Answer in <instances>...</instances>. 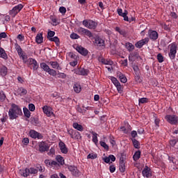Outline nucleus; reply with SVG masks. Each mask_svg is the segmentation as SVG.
Returning <instances> with one entry per match:
<instances>
[{
	"label": "nucleus",
	"mask_w": 178,
	"mask_h": 178,
	"mask_svg": "<svg viewBox=\"0 0 178 178\" xmlns=\"http://www.w3.org/2000/svg\"><path fill=\"white\" fill-rule=\"evenodd\" d=\"M59 12H60L62 13V15H65V13H66V8L60 7Z\"/></svg>",
	"instance_id": "obj_62"
},
{
	"label": "nucleus",
	"mask_w": 178,
	"mask_h": 178,
	"mask_svg": "<svg viewBox=\"0 0 178 178\" xmlns=\"http://www.w3.org/2000/svg\"><path fill=\"white\" fill-rule=\"evenodd\" d=\"M148 35H149L150 40H152L153 41L158 40L159 35H158V32H156V31L149 30Z\"/></svg>",
	"instance_id": "obj_17"
},
{
	"label": "nucleus",
	"mask_w": 178,
	"mask_h": 178,
	"mask_svg": "<svg viewBox=\"0 0 178 178\" xmlns=\"http://www.w3.org/2000/svg\"><path fill=\"white\" fill-rule=\"evenodd\" d=\"M6 99V95L3 91H0V100L3 102Z\"/></svg>",
	"instance_id": "obj_41"
},
{
	"label": "nucleus",
	"mask_w": 178,
	"mask_h": 178,
	"mask_svg": "<svg viewBox=\"0 0 178 178\" xmlns=\"http://www.w3.org/2000/svg\"><path fill=\"white\" fill-rule=\"evenodd\" d=\"M19 56H21L22 58L24 63H27V56L26 55H24V54H23V53H22Z\"/></svg>",
	"instance_id": "obj_60"
},
{
	"label": "nucleus",
	"mask_w": 178,
	"mask_h": 178,
	"mask_svg": "<svg viewBox=\"0 0 178 178\" xmlns=\"http://www.w3.org/2000/svg\"><path fill=\"white\" fill-rule=\"evenodd\" d=\"M40 67H42L43 69V70H44V72H47L49 70V66L48 65H47V63H40Z\"/></svg>",
	"instance_id": "obj_37"
},
{
	"label": "nucleus",
	"mask_w": 178,
	"mask_h": 178,
	"mask_svg": "<svg viewBox=\"0 0 178 178\" xmlns=\"http://www.w3.org/2000/svg\"><path fill=\"white\" fill-rule=\"evenodd\" d=\"M0 58H2V59H4V60H8V54H6V51H5V49H3L2 47H0Z\"/></svg>",
	"instance_id": "obj_26"
},
{
	"label": "nucleus",
	"mask_w": 178,
	"mask_h": 178,
	"mask_svg": "<svg viewBox=\"0 0 178 178\" xmlns=\"http://www.w3.org/2000/svg\"><path fill=\"white\" fill-rule=\"evenodd\" d=\"M115 31H117L118 33H119V34H120V35H123V37H126L127 33L126 32V31L121 29L120 27L117 26L115 29Z\"/></svg>",
	"instance_id": "obj_29"
},
{
	"label": "nucleus",
	"mask_w": 178,
	"mask_h": 178,
	"mask_svg": "<svg viewBox=\"0 0 178 178\" xmlns=\"http://www.w3.org/2000/svg\"><path fill=\"white\" fill-rule=\"evenodd\" d=\"M49 41H51L52 42H55L56 47H59L60 45V40L58 36H55L54 38H49Z\"/></svg>",
	"instance_id": "obj_25"
},
{
	"label": "nucleus",
	"mask_w": 178,
	"mask_h": 178,
	"mask_svg": "<svg viewBox=\"0 0 178 178\" xmlns=\"http://www.w3.org/2000/svg\"><path fill=\"white\" fill-rule=\"evenodd\" d=\"M111 80L112 81V83L114 84V86H118V84H120V82H119V81H118V79L113 77V76H111Z\"/></svg>",
	"instance_id": "obj_47"
},
{
	"label": "nucleus",
	"mask_w": 178,
	"mask_h": 178,
	"mask_svg": "<svg viewBox=\"0 0 178 178\" xmlns=\"http://www.w3.org/2000/svg\"><path fill=\"white\" fill-rule=\"evenodd\" d=\"M56 161L57 162L56 169L57 170L59 169L60 166H63V165H65V159L60 155H57L56 156Z\"/></svg>",
	"instance_id": "obj_7"
},
{
	"label": "nucleus",
	"mask_w": 178,
	"mask_h": 178,
	"mask_svg": "<svg viewBox=\"0 0 178 178\" xmlns=\"http://www.w3.org/2000/svg\"><path fill=\"white\" fill-rule=\"evenodd\" d=\"M77 33H79L81 35H87V37H89V38H91L93 37L92 33L88 29H86L83 27H79L76 30Z\"/></svg>",
	"instance_id": "obj_4"
},
{
	"label": "nucleus",
	"mask_w": 178,
	"mask_h": 178,
	"mask_svg": "<svg viewBox=\"0 0 178 178\" xmlns=\"http://www.w3.org/2000/svg\"><path fill=\"white\" fill-rule=\"evenodd\" d=\"M82 24L84 27H86V29H89L90 30H95L97 26H98V22L92 19H84Z\"/></svg>",
	"instance_id": "obj_2"
},
{
	"label": "nucleus",
	"mask_w": 178,
	"mask_h": 178,
	"mask_svg": "<svg viewBox=\"0 0 178 178\" xmlns=\"http://www.w3.org/2000/svg\"><path fill=\"white\" fill-rule=\"evenodd\" d=\"M178 140L177 139H171L170 140V145L171 147H175L176 144H177Z\"/></svg>",
	"instance_id": "obj_52"
},
{
	"label": "nucleus",
	"mask_w": 178,
	"mask_h": 178,
	"mask_svg": "<svg viewBox=\"0 0 178 178\" xmlns=\"http://www.w3.org/2000/svg\"><path fill=\"white\" fill-rule=\"evenodd\" d=\"M33 70H37L39 67L38 63L37 60L34 62V63L32 65Z\"/></svg>",
	"instance_id": "obj_57"
},
{
	"label": "nucleus",
	"mask_w": 178,
	"mask_h": 178,
	"mask_svg": "<svg viewBox=\"0 0 178 178\" xmlns=\"http://www.w3.org/2000/svg\"><path fill=\"white\" fill-rule=\"evenodd\" d=\"M157 60L159 63H162V62H163V56H162V54H159L157 55Z\"/></svg>",
	"instance_id": "obj_54"
},
{
	"label": "nucleus",
	"mask_w": 178,
	"mask_h": 178,
	"mask_svg": "<svg viewBox=\"0 0 178 178\" xmlns=\"http://www.w3.org/2000/svg\"><path fill=\"white\" fill-rule=\"evenodd\" d=\"M169 57L170 59H175V58H176V54H177V45L175 43H172L169 45Z\"/></svg>",
	"instance_id": "obj_3"
},
{
	"label": "nucleus",
	"mask_w": 178,
	"mask_h": 178,
	"mask_svg": "<svg viewBox=\"0 0 178 178\" xmlns=\"http://www.w3.org/2000/svg\"><path fill=\"white\" fill-rule=\"evenodd\" d=\"M24 116H26V118H28V119L31 116V113H30V111H29V108H24Z\"/></svg>",
	"instance_id": "obj_39"
},
{
	"label": "nucleus",
	"mask_w": 178,
	"mask_h": 178,
	"mask_svg": "<svg viewBox=\"0 0 178 178\" xmlns=\"http://www.w3.org/2000/svg\"><path fill=\"white\" fill-rule=\"evenodd\" d=\"M132 68L135 72V74L137 76V74H138V72H140V68L138 67V65H133Z\"/></svg>",
	"instance_id": "obj_45"
},
{
	"label": "nucleus",
	"mask_w": 178,
	"mask_h": 178,
	"mask_svg": "<svg viewBox=\"0 0 178 178\" xmlns=\"http://www.w3.org/2000/svg\"><path fill=\"white\" fill-rule=\"evenodd\" d=\"M72 127H74V129H75L76 130H78V131H83V125L77 122H74L72 124Z\"/></svg>",
	"instance_id": "obj_27"
},
{
	"label": "nucleus",
	"mask_w": 178,
	"mask_h": 178,
	"mask_svg": "<svg viewBox=\"0 0 178 178\" xmlns=\"http://www.w3.org/2000/svg\"><path fill=\"white\" fill-rule=\"evenodd\" d=\"M23 115V112L22 111V108L19 107V106L15 104H13L11 105V108L8 111V116L10 120H13L15 119H17L19 116H22Z\"/></svg>",
	"instance_id": "obj_1"
},
{
	"label": "nucleus",
	"mask_w": 178,
	"mask_h": 178,
	"mask_svg": "<svg viewBox=\"0 0 178 178\" xmlns=\"http://www.w3.org/2000/svg\"><path fill=\"white\" fill-rule=\"evenodd\" d=\"M165 120L168 123H170V124H177L178 122V117L175 115H167Z\"/></svg>",
	"instance_id": "obj_6"
},
{
	"label": "nucleus",
	"mask_w": 178,
	"mask_h": 178,
	"mask_svg": "<svg viewBox=\"0 0 178 178\" xmlns=\"http://www.w3.org/2000/svg\"><path fill=\"white\" fill-rule=\"evenodd\" d=\"M125 47H126L127 49L129 51V52H131V51H134V46L133 45V44H131L130 42H127L125 44Z\"/></svg>",
	"instance_id": "obj_34"
},
{
	"label": "nucleus",
	"mask_w": 178,
	"mask_h": 178,
	"mask_svg": "<svg viewBox=\"0 0 178 178\" xmlns=\"http://www.w3.org/2000/svg\"><path fill=\"white\" fill-rule=\"evenodd\" d=\"M117 12L119 16H122V17L124 18V20H129V17H127V10H124V12L123 13V10H122V8H118L117 10Z\"/></svg>",
	"instance_id": "obj_20"
},
{
	"label": "nucleus",
	"mask_w": 178,
	"mask_h": 178,
	"mask_svg": "<svg viewBox=\"0 0 178 178\" xmlns=\"http://www.w3.org/2000/svg\"><path fill=\"white\" fill-rule=\"evenodd\" d=\"M109 170L111 173H113L116 170V167H115V165H110Z\"/></svg>",
	"instance_id": "obj_63"
},
{
	"label": "nucleus",
	"mask_w": 178,
	"mask_h": 178,
	"mask_svg": "<svg viewBox=\"0 0 178 178\" xmlns=\"http://www.w3.org/2000/svg\"><path fill=\"white\" fill-rule=\"evenodd\" d=\"M119 169L122 173H124V170H126V163L123 157H120V159Z\"/></svg>",
	"instance_id": "obj_18"
},
{
	"label": "nucleus",
	"mask_w": 178,
	"mask_h": 178,
	"mask_svg": "<svg viewBox=\"0 0 178 178\" xmlns=\"http://www.w3.org/2000/svg\"><path fill=\"white\" fill-rule=\"evenodd\" d=\"M74 92L79 94L81 91V86L79 83H75L74 85Z\"/></svg>",
	"instance_id": "obj_36"
},
{
	"label": "nucleus",
	"mask_w": 178,
	"mask_h": 178,
	"mask_svg": "<svg viewBox=\"0 0 178 178\" xmlns=\"http://www.w3.org/2000/svg\"><path fill=\"white\" fill-rule=\"evenodd\" d=\"M44 163L47 168H54V169H56V165H58L56 161H51L49 159H46Z\"/></svg>",
	"instance_id": "obj_16"
},
{
	"label": "nucleus",
	"mask_w": 178,
	"mask_h": 178,
	"mask_svg": "<svg viewBox=\"0 0 178 178\" xmlns=\"http://www.w3.org/2000/svg\"><path fill=\"white\" fill-rule=\"evenodd\" d=\"M20 173L24 177H29L30 176V170L29 168L20 170Z\"/></svg>",
	"instance_id": "obj_28"
},
{
	"label": "nucleus",
	"mask_w": 178,
	"mask_h": 178,
	"mask_svg": "<svg viewBox=\"0 0 178 178\" xmlns=\"http://www.w3.org/2000/svg\"><path fill=\"white\" fill-rule=\"evenodd\" d=\"M48 155H49L50 156H54V155H55V149L51 148L49 152H48Z\"/></svg>",
	"instance_id": "obj_61"
},
{
	"label": "nucleus",
	"mask_w": 178,
	"mask_h": 178,
	"mask_svg": "<svg viewBox=\"0 0 178 178\" xmlns=\"http://www.w3.org/2000/svg\"><path fill=\"white\" fill-rule=\"evenodd\" d=\"M95 45L97 47H105V40L99 37H97L95 40Z\"/></svg>",
	"instance_id": "obj_19"
},
{
	"label": "nucleus",
	"mask_w": 178,
	"mask_h": 178,
	"mask_svg": "<svg viewBox=\"0 0 178 178\" xmlns=\"http://www.w3.org/2000/svg\"><path fill=\"white\" fill-rule=\"evenodd\" d=\"M70 38H72V40H79V38H80V35L77 33H73L70 35Z\"/></svg>",
	"instance_id": "obj_50"
},
{
	"label": "nucleus",
	"mask_w": 178,
	"mask_h": 178,
	"mask_svg": "<svg viewBox=\"0 0 178 178\" xmlns=\"http://www.w3.org/2000/svg\"><path fill=\"white\" fill-rule=\"evenodd\" d=\"M67 133L70 134L71 138H73L74 140H81L80 132L74 129H69Z\"/></svg>",
	"instance_id": "obj_5"
},
{
	"label": "nucleus",
	"mask_w": 178,
	"mask_h": 178,
	"mask_svg": "<svg viewBox=\"0 0 178 178\" xmlns=\"http://www.w3.org/2000/svg\"><path fill=\"white\" fill-rule=\"evenodd\" d=\"M24 7V6L22 3L15 6L10 11V14L13 15V16H16V15H17V13H19V12H20Z\"/></svg>",
	"instance_id": "obj_10"
},
{
	"label": "nucleus",
	"mask_w": 178,
	"mask_h": 178,
	"mask_svg": "<svg viewBox=\"0 0 178 178\" xmlns=\"http://www.w3.org/2000/svg\"><path fill=\"white\" fill-rule=\"evenodd\" d=\"M29 109L31 112H34V111H35V106H34L33 104H29Z\"/></svg>",
	"instance_id": "obj_58"
},
{
	"label": "nucleus",
	"mask_w": 178,
	"mask_h": 178,
	"mask_svg": "<svg viewBox=\"0 0 178 178\" xmlns=\"http://www.w3.org/2000/svg\"><path fill=\"white\" fill-rule=\"evenodd\" d=\"M88 74V70L80 68V76H87Z\"/></svg>",
	"instance_id": "obj_40"
},
{
	"label": "nucleus",
	"mask_w": 178,
	"mask_h": 178,
	"mask_svg": "<svg viewBox=\"0 0 178 178\" xmlns=\"http://www.w3.org/2000/svg\"><path fill=\"white\" fill-rule=\"evenodd\" d=\"M149 99L147 97L139 99V104H147Z\"/></svg>",
	"instance_id": "obj_49"
},
{
	"label": "nucleus",
	"mask_w": 178,
	"mask_h": 178,
	"mask_svg": "<svg viewBox=\"0 0 178 178\" xmlns=\"http://www.w3.org/2000/svg\"><path fill=\"white\" fill-rule=\"evenodd\" d=\"M47 73H49V74H50V76H53L54 77H55V76H56L57 73H56V70H54V69H49V71H47Z\"/></svg>",
	"instance_id": "obj_43"
},
{
	"label": "nucleus",
	"mask_w": 178,
	"mask_h": 178,
	"mask_svg": "<svg viewBox=\"0 0 178 178\" xmlns=\"http://www.w3.org/2000/svg\"><path fill=\"white\" fill-rule=\"evenodd\" d=\"M132 143H133L134 148H136L138 149L140 148V142H138V140H136V138L132 139Z\"/></svg>",
	"instance_id": "obj_38"
},
{
	"label": "nucleus",
	"mask_w": 178,
	"mask_h": 178,
	"mask_svg": "<svg viewBox=\"0 0 178 178\" xmlns=\"http://www.w3.org/2000/svg\"><path fill=\"white\" fill-rule=\"evenodd\" d=\"M117 90L120 94H122L123 92V86H122L120 83L115 86Z\"/></svg>",
	"instance_id": "obj_42"
},
{
	"label": "nucleus",
	"mask_w": 178,
	"mask_h": 178,
	"mask_svg": "<svg viewBox=\"0 0 178 178\" xmlns=\"http://www.w3.org/2000/svg\"><path fill=\"white\" fill-rule=\"evenodd\" d=\"M142 175L143 176V177H151V176H152V172H151V168H149L148 166H145L143 169V170L142 171Z\"/></svg>",
	"instance_id": "obj_12"
},
{
	"label": "nucleus",
	"mask_w": 178,
	"mask_h": 178,
	"mask_svg": "<svg viewBox=\"0 0 178 178\" xmlns=\"http://www.w3.org/2000/svg\"><path fill=\"white\" fill-rule=\"evenodd\" d=\"M42 111L44 115H47L48 117L52 116L54 113L52 112V108L49 106H44L42 107Z\"/></svg>",
	"instance_id": "obj_15"
},
{
	"label": "nucleus",
	"mask_w": 178,
	"mask_h": 178,
	"mask_svg": "<svg viewBox=\"0 0 178 178\" xmlns=\"http://www.w3.org/2000/svg\"><path fill=\"white\" fill-rule=\"evenodd\" d=\"M50 19L52 22L51 24L54 26H58V20L54 16H51Z\"/></svg>",
	"instance_id": "obj_51"
},
{
	"label": "nucleus",
	"mask_w": 178,
	"mask_h": 178,
	"mask_svg": "<svg viewBox=\"0 0 178 178\" xmlns=\"http://www.w3.org/2000/svg\"><path fill=\"white\" fill-rule=\"evenodd\" d=\"M29 135L32 138H38V140H42V138H44L42 134L37 132L35 130H31L29 131Z\"/></svg>",
	"instance_id": "obj_8"
},
{
	"label": "nucleus",
	"mask_w": 178,
	"mask_h": 178,
	"mask_svg": "<svg viewBox=\"0 0 178 178\" xmlns=\"http://www.w3.org/2000/svg\"><path fill=\"white\" fill-rule=\"evenodd\" d=\"M149 42V38H145V39H142L139 40L138 42H136L135 47H136V48H143V46L145 45V44H148Z\"/></svg>",
	"instance_id": "obj_13"
},
{
	"label": "nucleus",
	"mask_w": 178,
	"mask_h": 178,
	"mask_svg": "<svg viewBox=\"0 0 178 178\" xmlns=\"http://www.w3.org/2000/svg\"><path fill=\"white\" fill-rule=\"evenodd\" d=\"M49 65H51L53 69H56L57 70H62V67L57 61H50Z\"/></svg>",
	"instance_id": "obj_23"
},
{
	"label": "nucleus",
	"mask_w": 178,
	"mask_h": 178,
	"mask_svg": "<svg viewBox=\"0 0 178 178\" xmlns=\"http://www.w3.org/2000/svg\"><path fill=\"white\" fill-rule=\"evenodd\" d=\"M44 40V38L42 37V33H39L36 35L35 41L37 44H42Z\"/></svg>",
	"instance_id": "obj_30"
},
{
	"label": "nucleus",
	"mask_w": 178,
	"mask_h": 178,
	"mask_svg": "<svg viewBox=\"0 0 178 178\" xmlns=\"http://www.w3.org/2000/svg\"><path fill=\"white\" fill-rule=\"evenodd\" d=\"M35 61V59L34 58H29L26 61L27 65H29V66H32V65H33L34 62Z\"/></svg>",
	"instance_id": "obj_55"
},
{
	"label": "nucleus",
	"mask_w": 178,
	"mask_h": 178,
	"mask_svg": "<svg viewBox=\"0 0 178 178\" xmlns=\"http://www.w3.org/2000/svg\"><path fill=\"white\" fill-rule=\"evenodd\" d=\"M76 50L81 54V55H83V56H87L88 55V50L81 46H77Z\"/></svg>",
	"instance_id": "obj_14"
},
{
	"label": "nucleus",
	"mask_w": 178,
	"mask_h": 178,
	"mask_svg": "<svg viewBox=\"0 0 178 178\" xmlns=\"http://www.w3.org/2000/svg\"><path fill=\"white\" fill-rule=\"evenodd\" d=\"M0 74H1V76H6V74H8V67L2 66L0 68Z\"/></svg>",
	"instance_id": "obj_32"
},
{
	"label": "nucleus",
	"mask_w": 178,
	"mask_h": 178,
	"mask_svg": "<svg viewBox=\"0 0 178 178\" xmlns=\"http://www.w3.org/2000/svg\"><path fill=\"white\" fill-rule=\"evenodd\" d=\"M39 151L40 152H45L49 151V146L48 143L42 141L39 143Z\"/></svg>",
	"instance_id": "obj_9"
},
{
	"label": "nucleus",
	"mask_w": 178,
	"mask_h": 178,
	"mask_svg": "<svg viewBox=\"0 0 178 178\" xmlns=\"http://www.w3.org/2000/svg\"><path fill=\"white\" fill-rule=\"evenodd\" d=\"M100 145H101V147H103L104 148V149H106V151H108L109 149V146H108L106 143H105L104 141H100Z\"/></svg>",
	"instance_id": "obj_48"
},
{
	"label": "nucleus",
	"mask_w": 178,
	"mask_h": 178,
	"mask_svg": "<svg viewBox=\"0 0 178 178\" xmlns=\"http://www.w3.org/2000/svg\"><path fill=\"white\" fill-rule=\"evenodd\" d=\"M57 77L58 79H66V77H67V76L66 75V74L65 73H63V72H58L57 74H56Z\"/></svg>",
	"instance_id": "obj_44"
},
{
	"label": "nucleus",
	"mask_w": 178,
	"mask_h": 178,
	"mask_svg": "<svg viewBox=\"0 0 178 178\" xmlns=\"http://www.w3.org/2000/svg\"><path fill=\"white\" fill-rule=\"evenodd\" d=\"M19 90L21 91V95H26V94H27V90L23 88H21Z\"/></svg>",
	"instance_id": "obj_64"
},
{
	"label": "nucleus",
	"mask_w": 178,
	"mask_h": 178,
	"mask_svg": "<svg viewBox=\"0 0 178 178\" xmlns=\"http://www.w3.org/2000/svg\"><path fill=\"white\" fill-rule=\"evenodd\" d=\"M15 49L18 54V55H22V47L19 44H17L15 47Z\"/></svg>",
	"instance_id": "obj_59"
},
{
	"label": "nucleus",
	"mask_w": 178,
	"mask_h": 178,
	"mask_svg": "<svg viewBox=\"0 0 178 178\" xmlns=\"http://www.w3.org/2000/svg\"><path fill=\"white\" fill-rule=\"evenodd\" d=\"M117 76L120 79L121 83H127V78L126 77V75L123 74V73L118 72Z\"/></svg>",
	"instance_id": "obj_24"
},
{
	"label": "nucleus",
	"mask_w": 178,
	"mask_h": 178,
	"mask_svg": "<svg viewBox=\"0 0 178 178\" xmlns=\"http://www.w3.org/2000/svg\"><path fill=\"white\" fill-rule=\"evenodd\" d=\"M38 173V170L34 168H30L29 169V174L31 175H37Z\"/></svg>",
	"instance_id": "obj_46"
},
{
	"label": "nucleus",
	"mask_w": 178,
	"mask_h": 178,
	"mask_svg": "<svg viewBox=\"0 0 178 178\" xmlns=\"http://www.w3.org/2000/svg\"><path fill=\"white\" fill-rule=\"evenodd\" d=\"M134 58H136V59L140 58V55L137 51H134L129 55V60L130 62H134Z\"/></svg>",
	"instance_id": "obj_22"
},
{
	"label": "nucleus",
	"mask_w": 178,
	"mask_h": 178,
	"mask_svg": "<svg viewBox=\"0 0 178 178\" xmlns=\"http://www.w3.org/2000/svg\"><path fill=\"white\" fill-rule=\"evenodd\" d=\"M58 145H59L60 149L63 154H67L69 150L67 149L65 143L60 141V143H58Z\"/></svg>",
	"instance_id": "obj_21"
},
{
	"label": "nucleus",
	"mask_w": 178,
	"mask_h": 178,
	"mask_svg": "<svg viewBox=\"0 0 178 178\" xmlns=\"http://www.w3.org/2000/svg\"><path fill=\"white\" fill-rule=\"evenodd\" d=\"M87 109H90V106L86 107V109L81 108V107H80V106L79 105L76 106L77 112H79V113H82V115L86 114V112H87Z\"/></svg>",
	"instance_id": "obj_31"
},
{
	"label": "nucleus",
	"mask_w": 178,
	"mask_h": 178,
	"mask_svg": "<svg viewBox=\"0 0 178 178\" xmlns=\"http://www.w3.org/2000/svg\"><path fill=\"white\" fill-rule=\"evenodd\" d=\"M140 156H141V152L140 150L136 152L133 156L134 161H138V159H140Z\"/></svg>",
	"instance_id": "obj_33"
},
{
	"label": "nucleus",
	"mask_w": 178,
	"mask_h": 178,
	"mask_svg": "<svg viewBox=\"0 0 178 178\" xmlns=\"http://www.w3.org/2000/svg\"><path fill=\"white\" fill-rule=\"evenodd\" d=\"M92 141L95 143V144H98V134L94 131H92Z\"/></svg>",
	"instance_id": "obj_35"
},
{
	"label": "nucleus",
	"mask_w": 178,
	"mask_h": 178,
	"mask_svg": "<svg viewBox=\"0 0 178 178\" xmlns=\"http://www.w3.org/2000/svg\"><path fill=\"white\" fill-rule=\"evenodd\" d=\"M97 158V154H89L87 156L88 159H95Z\"/></svg>",
	"instance_id": "obj_56"
},
{
	"label": "nucleus",
	"mask_w": 178,
	"mask_h": 178,
	"mask_svg": "<svg viewBox=\"0 0 178 178\" xmlns=\"http://www.w3.org/2000/svg\"><path fill=\"white\" fill-rule=\"evenodd\" d=\"M67 169L71 172L72 175L76 177H77L80 173V171H79V169H77L76 166L68 165Z\"/></svg>",
	"instance_id": "obj_11"
},
{
	"label": "nucleus",
	"mask_w": 178,
	"mask_h": 178,
	"mask_svg": "<svg viewBox=\"0 0 178 178\" xmlns=\"http://www.w3.org/2000/svg\"><path fill=\"white\" fill-rule=\"evenodd\" d=\"M55 35V31H49L47 33V38L49 40V38H52Z\"/></svg>",
	"instance_id": "obj_53"
}]
</instances>
